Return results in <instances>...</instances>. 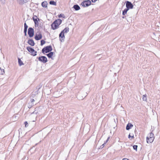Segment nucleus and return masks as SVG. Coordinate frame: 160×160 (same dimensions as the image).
<instances>
[{
  "instance_id": "f257e3e1",
  "label": "nucleus",
  "mask_w": 160,
  "mask_h": 160,
  "mask_svg": "<svg viewBox=\"0 0 160 160\" xmlns=\"http://www.w3.org/2000/svg\"><path fill=\"white\" fill-rule=\"evenodd\" d=\"M62 21L60 19L55 20L51 24V28L53 30H55L58 28V26L61 23Z\"/></svg>"
},
{
  "instance_id": "f03ea898",
  "label": "nucleus",
  "mask_w": 160,
  "mask_h": 160,
  "mask_svg": "<svg viewBox=\"0 0 160 160\" xmlns=\"http://www.w3.org/2000/svg\"><path fill=\"white\" fill-rule=\"evenodd\" d=\"M154 134L152 132L150 133L146 138L147 142L148 143H151L154 139Z\"/></svg>"
},
{
  "instance_id": "7ed1b4c3",
  "label": "nucleus",
  "mask_w": 160,
  "mask_h": 160,
  "mask_svg": "<svg viewBox=\"0 0 160 160\" xmlns=\"http://www.w3.org/2000/svg\"><path fill=\"white\" fill-rule=\"evenodd\" d=\"M52 50V48L51 45L47 46L43 48L42 50V52L43 53H47L51 51Z\"/></svg>"
},
{
  "instance_id": "20e7f679",
  "label": "nucleus",
  "mask_w": 160,
  "mask_h": 160,
  "mask_svg": "<svg viewBox=\"0 0 160 160\" xmlns=\"http://www.w3.org/2000/svg\"><path fill=\"white\" fill-rule=\"evenodd\" d=\"M69 31V28H66L64 29L61 31V33L59 34V37L60 38H61L63 40L65 38L64 33H67Z\"/></svg>"
},
{
  "instance_id": "39448f33",
  "label": "nucleus",
  "mask_w": 160,
  "mask_h": 160,
  "mask_svg": "<svg viewBox=\"0 0 160 160\" xmlns=\"http://www.w3.org/2000/svg\"><path fill=\"white\" fill-rule=\"evenodd\" d=\"M26 48L28 51L31 53L32 55L35 56L37 55V52L32 48L27 47Z\"/></svg>"
},
{
  "instance_id": "423d86ee",
  "label": "nucleus",
  "mask_w": 160,
  "mask_h": 160,
  "mask_svg": "<svg viewBox=\"0 0 160 160\" xmlns=\"http://www.w3.org/2000/svg\"><path fill=\"white\" fill-rule=\"evenodd\" d=\"M91 2L90 0H84L82 2L81 5L83 7H88L91 5Z\"/></svg>"
},
{
  "instance_id": "0eeeda50",
  "label": "nucleus",
  "mask_w": 160,
  "mask_h": 160,
  "mask_svg": "<svg viewBox=\"0 0 160 160\" xmlns=\"http://www.w3.org/2000/svg\"><path fill=\"white\" fill-rule=\"evenodd\" d=\"M28 34L30 37H32L34 35V30L32 28H29L28 30Z\"/></svg>"
},
{
  "instance_id": "6e6552de",
  "label": "nucleus",
  "mask_w": 160,
  "mask_h": 160,
  "mask_svg": "<svg viewBox=\"0 0 160 160\" xmlns=\"http://www.w3.org/2000/svg\"><path fill=\"white\" fill-rule=\"evenodd\" d=\"M126 8L128 10L133 8V6L132 3L128 1L126 2Z\"/></svg>"
},
{
  "instance_id": "1a4fd4ad",
  "label": "nucleus",
  "mask_w": 160,
  "mask_h": 160,
  "mask_svg": "<svg viewBox=\"0 0 160 160\" xmlns=\"http://www.w3.org/2000/svg\"><path fill=\"white\" fill-rule=\"evenodd\" d=\"M38 59L39 61L43 63H45L48 61L47 58L44 56L39 57L38 58Z\"/></svg>"
},
{
  "instance_id": "9d476101",
  "label": "nucleus",
  "mask_w": 160,
  "mask_h": 160,
  "mask_svg": "<svg viewBox=\"0 0 160 160\" xmlns=\"http://www.w3.org/2000/svg\"><path fill=\"white\" fill-rule=\"evenodd\" d=\"M42 87V85L41 84H39L38 86H37L36 88V91L33 92H32V94L34 95H36L38 94V90Z\"/></svg>"
},
{
  "instance_id": "9b49d317",
  "label": "nucleus",
  "mask_w": 160,
  "mask_h": 160,
  "mask_svg": "<svg viewBox=\"0 0 160 160\" xmlns=\"http://www.w3.org/2000/svg\"><path fill=\"white\" fill-rule=\"evenodd\" d=\"M42 35L41 33H39V34L37 35V34H36V35L35 36V39L36 40H38L41 39H42Z\"/></svg>"
},
{
  "instance_id": "f8f14e48",
  "label": "nucleus",
  "mask_w": 160,
  "mask_h": 160,
  "mask_svg": "<svg viewBox=\"0 0 160 160\" xmlns=\"http://www.w3.org/2000/svg\"><path fill=\"white\" fill-rule=\"evenodd\" d=\"M28 28V26L27 25L26 23L25 22L24 23V35L25 36H26L27 35V30Z\"/></svg>"
},
{
  "instance_id": "ddd939ff",
  "label": "nucleus",
  "mask_w": 160,
  "mask_h": 160,
  "mask_svg": "<svg viewBox=\"0 0 160 160\" xmlns=\"http://www.w3.org/2000/svg\"><path fill=\"white\" fill-rule=\"evenodd\" d=\"M28 43L32 46L35 45V43L34 41L32 39H29L28 42Z\"/></svg>"
},
{
  "instance_id": "4468645a",
  "label": "nucleus",
  "mask_w": 160,
  "mask_h": 160,
  "mask_svg": "<svg viewBox=\"0 0 160 160\" xmlns=\"http://www.w3.org/2000/svg\"><path fill=\"white\" fill-rule=\"evenodd\" d=\"M48 4V3L47 1H45L42 2L41 5L42 7L43 8H47V7Z\"/></svg>"
},
{
  "instance_id": "2eb2a0df",
  "label": "nucleus",
  "mask_w": 160,
  "mask_h": 160,
  "mask_svg": "<svg viewBox=\"0 0 160 160\" xmlns=\"http://www.w3.org/2000/svg\"><path fill=\"white\" fill-rule=\"evenodd\" d=\"M53 55V52H51V51L49 52V53L46 54V55L49 58H51L52 59H53L52 58V57Z\"/></svg>"
},
{
  "instance_id": "dca6fc26",
  "label": "nucleus",
  "mask_w": 160,
  "mask_h": 160,
  "mask_svg": "<svg viewBox=\"0 0 160 160\" xmlns=\"http://www.w3.org/2000/svg\"><path fill=\"white\" fill-rule=\"evenodd\" d=\"M133 125L131 123H128L126 127V129L127 130H129L131 127H133Z\"/></svg>"
},
{
  "instance_id": "f3484780",
  "label": "nucleus",
  "mask_w": 160,
  "mask_h": 160,
  "mask_svg": "<svg viewBox=\"0 0 160 160\" xmlns=\"http://www.w3.org/2000/svg\"><path fill=\"white\" fill-rule=\"evenodd\" d=\"M73 8L76 11L80 9L79 6L77 4L74 5L73 6Z\"/></svg>"
},
{
  "instance_id": "a211bd4d",
  "label": "nucleus",
  "mask_w": 160,
  "mask_h": 160,
  "mask_svg": "<svg viewBox=\"0 0 160 160\" xmlns=\"http://www.w3.org/2000/svg\"><path fill=\"white\" fill-rule=\"evenodd\" d=\"M20 5H22L24 4L23 0H16Z\"/></svg>"
},
{
  "instance_id": "6ab92c4d",
  "label": "nucleus",
  "mask_w": 160,
  "mask_h": 160,
  "mask_svg": "<svg viewBox=\"0 0 160 160\" xmlns=\"http://www.w3.org/2000/svg\"><path fill=\"white\" fill-rule=\"evenodd\" d=\"M49 4L50 5H53L56 6V2L53 1H51L49 2Z\"/></svg>"
},
{
  "instance_id": "aec40b11",
  "label": "nucleus",
  "mask_w": 160,
  "mask_h": 160,
  "mask_svg": "<svg viewBox=\"0 0 160 160\" xmlns=\"http://www.w3.org/2000/svg\"><path fill=\"white\" fill-rule=\"evenodd\" d=\"M18 62L19 66H21L24 64L22 62L21 60V59L18 58Z\"/></svg>"
},
{
  "instance_id": "412c9836",
  "label": "nucleus",
  "mask_w": 160,
  "mask_h": 160,
  "mask_svg": "<svg viewBox=\"0 0 160 160\" xmlns=\"http://www.w3.org/2000/svg\"><path fill=\"white\" fill-rule=\"evenodd\" d=\"M128 10L126 8L124 9L122 11V15H125L127 13V12Z\"/></svg>"
},
{
  "instance_id": "4be33fe9",
  "label": "nucleus",
  "mask_w": 160,
  "mask_h": 160,
  "mask_svg": "<svg viewBox=\"0 0 160 160\" xmlns=\"http://www.w3.org/2000/svg\"><path fill=\"white\" fill-rule=\"evenodd\" d=\"M142 100L144 101H147V95L146 94H145L143 95L142 96Z\"/></svg>"
},
{
  "instance_id": "5701e85b",
  "label": "nucleus",
  "mask_w": 160,
  "mask_h": 160,
  "mask_svg": "<svg viewBox=\"0 0 160 160\" xmlns=\"http://www.w3.org/2000/svg\"><path fill=\"white\" fill-rule=\"evenodd\" d=\"M4 73V69H2L0 67V74L3 75Z\"/></svg>"
},
{
  "instance_id": "b1692460",
  "label": "nucleus",
  "mask_w": 160,
  "mask_h": 160,
  "mask_svg": "<svg viewBox=\"0 0 160 160\" xmlns=\"http://www.w3.org/2000/svg\"><path fill=\"white\" fill-rule=\"evenodd\" d=\"M45 43V41L43 40H42L41 41V46L43 45Z\"/></svg>"
},
{
  "instance_id": "393cba45",
  "label": "nucleus",
  "mask_w": 160,
  "mask_h": 160,
  "mask_svg": "<svg viewBox=\"0 0 160 160\" xmlns=\"http://www.w3.org/2000/svg\"><path fill=\"white\" fill-rule=\"evenodd\" d=\"M33 20L35 24H36L37 23H38V21L37 20V18H34L33 17Z\"/></svg>"
},
{
  "instance_id": "a878e982",
  "label": "nucleus",
  "mask_w": 160,
  "mask_h": 160,
  "mask_svg": "<svg viewBox=\"0 0 160 160\" xmlns=\"http://www.w3.org/2000/svg\"><path fill=\"white\" fill-rule=\"evenodd\" d=\"M133 148L134 150H136V151H137V148H138V146L137 145H134L133 146Z\"/></svg>"
},
{
  "instance_id": "bb28decb",
  "label": "nucleus",
  "mask_w": 160,
  "mask_h": 160,
  "mask_svg": "<svg viewBox=\"0 0 160 160\" xmlns=\"http://www.w3.org/2000/svg\"><path fill=\"white\" fill-rule=\"evenodd\" d=\"M24 124H25V127H27L28 126V123L27 121H25L24 122Z\"/></svg>"
},
{
  "instance_id": "cd10ccee",
  "label": "nucleus",
  "mask_w": 160,
  "mask_h": 160,
  "mask_svg": "<svg viewBox=\"0 0 160 160\" xmlns=\"http://www.w3.org/2000/svg\"><path fill=\"white\" fill-rule=\"evenodd\" d=\"M64 16V15L63 14L61 13V14H60V15H58V17L59 18H61L62 17H63V18H64V17H63V16Z\"/></svg>"
},
{
  "instance_id": "c85d7f7f",
  "label": "nucleus",
  "mask_w": 160,
  "mask_h": 160,
  "mask_svg": "<svg viewBox=\"0 0 160 160\" xmlns=\"http://www.w3.org/2000/svg\"><path fill=\"white\" fill-rule=\"evenodd\" d=\"M87 93H85V95H84L83 97H82V98H79V99H82L84 98L87 95Z\"/></svg>"
},
{
  "instance_id": "c756f323",
  "label": "nucleus",
  "mask_w": 160,
  "mask_h": 160,
  "mask_svg": "<svg viewBox=\"0 0 160 160\" xmlns=\"http://www.w3.org/2000/svg\"><path fill=\"white\" fill-rule=\"evenodd\" d=\"M128 138H130V137H131L132 138H134V135H133L132 136H131L130 135V134H129L128 135Z\"/></svg>"
},
{
  "instance_id": "7c9ffc66",
  "label": "nucleus",
  "mask_w": 160,
  "mask_h": 160,
  "mask_svg": "<svg viewBox=\"0 0 160 160\" xmlns=\"http://www.w3.org/2000/svg\"><path fill=\"white\" fill-rule=\"evenodd\" d=\"M23 1L24 4L25 3H26L28 2L29 1V0H23Z\"/></svg>"
},
{
  "instance_id": "2f4dec72",
  "label": "nucleus",
  "mask_w": 160,
  "mask_h": 160,
  "mask_svg": "<svg viewBox=\"0 0 160 160\" xmlns=\"http://www.w3.org/2000/svg\"><path fill=\"white\" fill-rule=\"evenodd\" d=\"M105 143H106V142H104V143H103V144L101 146V148H103L104 147V145H105Z\"/></svg>"
},
{
  "instance_id": "473e14b6",
  "label": "nucleus",
  "mask_w": 160,
  "mask_h": 160,
  "mask_svg": "<svg viewBox=\"0 0 160 160\" xmlns=\"http://www.w3.org/2000/svg\"><path fill=\"white\" fill-rule=\"evenodd\" d=\"M92 2L93 3L97 1L98 0H91Z\"/></svg>"
},
{
  "instance_id": "72a5a7b5",
  "label": "nucleus",
  "mask_w": 160,
  "mask_h": 160,
  "mask_svg": "<svg viewBox=\"0 0 160 160\" xmlns=\"http://www.w3.org/2000/svg\"><path fill=\"white\" fill-rule=\"evenodd\" d=\"M110 138V137H108L107 139V140L105 142L106 143L108 142V140H109Z\"/></svg>"
},
{
  "instance_id": "f704fd0d",
  "label": "nucleus",
  "mask_w": 160,
  "mask_h": 160,
  "mask_svg": "<svg viewBox=\"0 0 160 160\" xmlns=\"http://www.w3.org/2000/svg\"><path fill=\"white\" fill-rule=\"evenodd\" d=\"M31 101L32 102H35V100L33 99H31Z\"/></svg>"
},
{
  "instance_id": "c9c22d12",
  "label": "nucleus",
  "mask_w": 160,
  "mask_h": 160,
  "mask_svg": "<svg viewBox=\"0 0 160 160\" xmlns=\"http://www.w3.org/2000/svg\"><path fill=\"white\" fill-rule=\"evenodd\" d=\"M122 160H129V159L127 158H123Z\"/></svg>"
},
{
  "instance_id": "e433bc0d",
  "label": "nucleus",
  "mask_w": 160,
  "mask_h": 160,
  "mask_svg": "<svg viewBox=\"0 0 160 160\" xmlns=\"http://www.w3.org/2000/svg\"><path fill=\"white\" fill-rule=\"evenodd\" d=\"M122 18H124V16H123L122 17Z\"/></svg>"
},
{
  "instance_id": "4c0bfd02",
  "label": "nucleus",
  "mask_w": 160,
  "mask_h": 160,
  "mask_svg": "<svg viewBox=\"0 0 160 160\" xmlns=\"http://www.w3.org/2000/svg\"><path fill=\"white\" fill-rule=\"evenodd\" d=\"M60 40L61 41V42L62 41V40L60 38Z\"/></svg>"
},
{
  "instance_id": "58836bf2",
  "label": "nucleus",
  "mask_w": 160,
  "mask_h": 160,
  "mask_svg": "<svg viewBox=\"0 0 160 160\" xmlns=\"http://www.w3.org/2000/svg\"><path fill=\"white\" fill-rule=\"evenodd\" d=\"M114 122H115V119H114Z\"/></svg>"
},
{
  "instance_id": "ea45409f",
  "label": "nucleus",
  "mask_w": 160,
  "mask_h": 160,
  "mask_svg": "<svg viewBox=\"0 0 160 160\" xmlns=\"http://www.w3.org/2000/svg\"><path fill=\"white\" fill-rule=\"evenodd\" d=\"M37 144H38L37 143H36V145H37Z\"/></svg>"
}]
</instances>
